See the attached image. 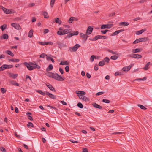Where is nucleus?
<instances>
[{"instance_id": "f704fd0d", "label": "nucleus", "mask_w": 152, "mask_h": 152, "mask_svg": "<svg viewBox=\"0 0 152 152\" xmlns=\"http://www.w3.org/2000/svg\"><path fill=\"white\" fill-rule=\"evenodd\" d=\"M46 59L47 60L49 61L50 60L53 63L54 62V61L53 58H51V57L49 56H48L46 57Z\"/></svg>"}, {"instance_id": "338daca9", "label": "nucleus", "mask_w": 152, "mask_h": 152, "mask_svg": "<svg viewBox=\"0 0 152 152\" xmlns=\"http://www.w3.org/2000/svg\"><path fill=\"white\" fill-rule=\"evenodd\" d=\"M49 31L48 29L46 28L44 29V33L46 34V33L48 32Z\"/></svg>"}, {"instance_id": "423d86ee", "label": "nucleus", "mask_w": 152, "mask_h": 152, "mask_svg": "<svg viewBox=\"0 0 152 152\" xmlns=\"http://www.w3.org/2000/svg\"><path fill=\"white\" fill-rule=\"evenodd\" d=\"M11 26L15 28L17 30H20L21 29V28L20 25L17 23H12Z\"/></svg>"}, {"instance_id": "4468645a", "label": "nucleus", "mask_w": 152, "mask_h": 152, "mask_svg": "<svg viewBox=\"0 0 152 152\" xmlns=\"http://www.w3.org/2000/svg\"><path fill=\"white\" fill-rule=\"evenodd\" d=\"M53 69V66L52 64H50L49 65V66L46 69V71L47 72H48L49 71H51Z\"/></svg>"}, {"instance_id": "ea45409f", "label": "nucleus", "mask_w": 152, "mask_h": 152, "mask_svg": "<svg viewBox=\"0 0 152 152\" xmlns=\"http://www.w3.org/2000/svg\"><path fill=\"white\" fill-rule=\"evenodd\" d=\"M38 43L41 45H46V42H38Z\"/></svg>"}, {"instance_id": "6ab92c4d", "label": "nucleus", "mask_w": 152, "mask_h": 152, "mask_svg": "<svg viewBox=\"0 0 152 152\" xmlns=\"http://www.w3.org/2000/svg\"><path fill=\"white\" fill-rule=\"evenodd\" d=\"M142 50V49L141 48H137L135 49H133L132 52L133 53H135L141 51Z\"/></svg>"}, {"instance_id": "13d9d810", "label": "nucleus", "mask_w": 152, "mask_h": 152, "mask_svg": "<svg viewBox=\"0 0 152 152\" xmlns=\"http://www.w3.org/2000/svg\"><path fill=\"white\" fill-rule=\"evenodd\" d=\"M122 133L121 132H115L113 133H112V134H121Z\"/></svg>"}, {"instance_id": "aec40b11", "label": "nucleus", "mask_w": 152, "mask_h": 152, "mask_svg": "<svg viewBox=\"0 0 152 152\" xmlns=\"http://www.w3.org/2000/svg\"><path fill=\"white\" fill-rule=\"evenodd\" d=\"M76 93L77 94H80V95H85L86 94L85 91H76Z\"/></svg>"}, {"instance_id": "774afa93", "label": "nucleus", "mask_w": 152, "mask_h": 152, "mask_svg": "<svg viewBox=\"0 0 152 152\" xmlns=\"http://www.w3.org/2000/svg\"><path fill=\"white\" fill-rule=\"evenodd\" d=\"M83 152H88V150L86 148H83Z\"/></svg>"}, {"instance_id": "79ce46f5", "label": "nucleus", "mask_w": 152, "mask_h": 152, "mask_svg": "<svg viewBox=\"0 0 152 152\" xmlns=\"http://www.w3.org/2000/svg\"><path fill=\"white\" fill-rule=\"evenodd\" d=\"M142 58V56L140 55L135 54L134 58Z\"/></svg>"}, {"instance_id": "4c0bfd02", "label": "nucleus", "mask_w": 152, "mask_h": 152, "mask_svg": "<svg viewBox=\"0 0 152 152\" xmlns=\"http://www.w3.org/2000/svg\"><path fill=\"white\" fill-rule=\"evenodd\" d=\"M31 64L34 65H36V66H33V68H34V69L36 68H37L38 69H39L40 68V67L39 66L37 65L36 64H33L32 63H31Z\"/></svg>"}, {"instance_id": "393cba45", "label": "nucleus", "mask_w": 152, "mask_h": 152, "mask_svg": "<svg viewBox=\"0 0 152 152\" xmlns=\"http://www.w3.org/2000/svg\"><path fill=\"white\" fill-rule=\"evenodd\" d=\"M55 21L57 23L59 24H61L62 23L61 21L60 20L59 18H55Z\"/></svg>"}, {"instance_id": "c9c22d12", "label": "nucleus", "mask_w": 152, "mask_h": 152, "mask_svg": "<svg viewBox=\"0 0 152 152\" xmlns=\"http://www.w3.org/2000/svg\"><path fill=\"white\" fill-rule=\"evenodd\" d=\"M138 106L141 109L143 110H145L147 109L144 106L141 104H138Z\"/></svg>"}, {"instance_id": "4be33fe9", "label": "nucleus", "mask_w": 152, "mask_h": 152, "mask_svg": "<svg viewBox=\"0 0 152 152\" xmlns=\"http://www.w3.org/2000/svg\"><path fill=\"white\" fill-rule=\"evenodd\" d=\"M9 61L14 62H18L19 61V59H18L12 58L9 59Z\"/></svg>"}, {"instance_id": "3c124183", "label": "nucleus", "mask_w": 152, "mask_h": 152, "mask_svg": "<svg viewBox=\"0 0 152 152\" xmlns=\"http://www.w3.org/2000/svg\"><path fill=\"white\" fill-rule=\"evenodd\" d=\"M0 150L3 152H7L6 150L3 147H0Z\"/></svg>"}, {"instance_id": "052dcab7", "label": "nucleus", "mask_w": 152, "mask_h": 152, "mask_svg": "<svg viewBox=\"0 0 152 152\" xmlns=\"http://www.w3.org/2000/svg\"><path fill=\"white\" fill-rule=\"evenodd\" d=\"M6 66H7V64H4L1 67L3 69V71L7 69V67H6Z\"/></svg>"}, {"instance_id": "6e6d98bb", "label": "nucleus", "mask_w": 152, "mask_h": 152, "mask_svg": "<svg viewBox=\"0 0 152 152\" xmlns=\"http://www.w3.org/2000/svg\"><path fill=\"white\" fill-rule=\"evenodd\" d=\"M108 51L109 52H110L113 54H116L117 55H118V54L116 52H114V51H113L112 50H108Z\"/></svg>"}, {"instance_id": "0e129e2a", "label": "nucleus", "mask_w": 152, "mask_h": 152, "mask_svg": "<svg viewBox=\"0 0 152 152\" xmlns=\"http://www.w3.org/2000/svg\"><path fill=\"white\" fill-rule=\"evenodd\" d=\"M1 92L2 93L4 94L6 92V90H5L4 88H1Z\"/></svg>"}, {"instance_id": "a211bd4d", "label": "nucleus", "mask_w": 152, "mask_h": 152, "mask_svg": "<svg viewBox=\"0 0 152 152\" xmlns=\"http://www.w3.org/2000/svg\"><path fill=\"white\" fill-rule=\"evenodd\" d=\"M100 39V35H97L94 38L89 39V40L92 41H94Z\"/></svg>"}, {"instance_id": "f257e3e1", "label": "nucleus", "mask_w": 152, "mask_h": 152, "mask_svg": "<svg viewBox=\"0 0 152 152\" xmlns=\"http://www.w3.org/2000/svg\"><path fill=\"white\" fill-rule=\"evenodd\" d=\"M70 29L66 28L62 31H58L57 32V34L58 35H62L68 33V34L65 37V39L70 38L73 36L77 35L79 34L78 31H76L73 32L72 33H70Z\"/></svg>"}, {"instance_id": "7ed1b4c3", "label": "nucleus", "mask_w": 152, "mask_h": 152, "mask_svg": "<svg viewBox=\"0 0 152 152\" xmlns=\"http://www.w3.org/2000/svg\"><path fill=\"white\" fill-rule=\"evenodd\" d=\"M113 26V24H103L102 25L101 27V29H104L105 28H110L112 27Z\"/></svg>"}, {"instance_id": "2f4dec72", "label": "nucleus", "mask_w": 152, "mask_h": 152, "mask_svg": "<svg viewBox=\"0 0 152 152\" xmlns=\"http://www.w3.org/2000/svg\"><path fill=\"white\" fill-rule=\"evenodd\" d=\"M104 61H100L98 65L99 66H103L104 65Z\"/></svg>"}, {"instance_id": "bf43d9fd", "label": "nucleus", "mask_w": 152, "mask_h": 152, "mask_svg": "<svg viewBox=\"0 0 152 152\" xmlns=\"http://www.w3.org/2000/svg\"><path fill=\"white\" fill-rule=\"evenodd\" d=\"M139 42H140L139 39H136L133 42V44H136V43H138Z\"/></svg>"}, {"instance_id": "680f3d73", "label": "nucleus", "mask_w": 152, "mask_h": 152, "mask_svg": "<svg viewBox=\"0 0 152 152\" xmlns=\"http://www.w3.org/2000/svg\"><path fill=\"white\" fill-rule=\"evenodd\" d=\"M59 70L60 73L61 74H63L64 73V71L63 69H62L61 68H60L59 69Z\"/></svg>"}, {"instance_id": "20e7f679", "label": "nucleus", "mask_w": 152, "mask_h": 152, "mask_svg": "<svg viewBox=\"0 0 152 152\" xmlns=\"http://www.w3.org/2000/svg\"><path fill=\"white\" fill-rule=\"evenodd\" d=\"M80 45L78 44L76 45L72 48H69V50L71 52H75L77 51L78 48L80 47Z\"/></svg>"}, {"instance_id": "864d4df0", "label": "nucleus", "mask_w": 152, "mask_h": 152, "mask_svg": "<svg viewBox=\"0 0 152 152\" xmlns=\"http://www.w3.org/2000/svg\"><path fill=\"white\" fill-rule=\"evenodd\" d=\"M128 56L130 57L133 58H134L135 54H134V53H132V54L129 55Z\"/></svg>"}, {"instance_id": "39448f33", "label": "nucleus", "mask_w": 152, "mask_h": 152, "mask_svg": "<svg viewBox=\"0 0 152 152\" xmlns=\"http://www.w3.org/2000/svg\"><path fill=\"white\" fill-rule=\"evenodd\" d=\"M23 64L27 67L29 70H32L34 69V68H33V66H31L27 62H24L23 63Z\"/></svg>"}, {"instance_id": "a878e982", "label": "nucleus", "mask_w": 152, "mask_h": 152, "mask_svg": "<svg viewBox=\"0 0 152 152\" xmlns=\"http://www.w3.org/2000/svg\"><path fill=\"white\" fill-rule=\"evenodd\" d=\"M33 30H31L28 34V37L30 38H31L32 37L33 35Z\"/></svg>"}, {"instance_id": "4d7b16f0", "label": "nucleus", "mask_w": 152, "mask_h": 152, "mask_svg": "<svg viewBox=\"0 0 152 152\" xmlns=\"http://www.w3.org/2000/svg\"><path fill=\"white\" fill-rule=\"evenodd\" d=\"M104 94V92H102V91L99 92H98L96 94V96H99V95H102V94Z\"/></svg>"}, {"instance_id": "bb28decb", "label": "nucleus", "mask_w": 152, "mask_h": 152, "mask_svg": "<svg viewBox=\"0 0 152 152\" xmlns=\"http://www.w3.org/2000/svg\"><path fill=\"white\" fill-rule=\"evenodd\" d=\"M150 62H149L147 64H146L145 67L143 68L145 70H147L148 69H149V67H148V66L150 65Z\"/></svg>"}, {"instance_id": "a18cd8bd", "label": "nucleus", "mask_w": 152, "mask_h": 152, "mask_svg": "<svg viewBox=\"0 0 152 152\" xmlns=\"http://www.w3.org/2000/svg\"><path fill=\"white\" fill-rule=\"evenodd\" d=\"M82 100L85 102L88 101L89 100V98L86 97V96H84L83 97Z\"/></svg>"}, {"instance_id": "69168bd1", "label": "nucleus", "mask_w": 152, "mask_h": 152, "mask_svg": "<svg viewBox=\"0 0 152 152\" xmlns=\"http://www.w3.org/2000/svg\"><path fill=\"white\" fill-rule=\"evenodd\" d=\"M69 67L68 66H66L65 67V69L66 71V72H68L69 71Z\"/></svg>"}, {"instance_id": "c85d7f7f", "label": "nucleus", "mask_w": 152, "mask_h": 152, "mask_svg": "<svg viewBox=\"0 0 152 152\" xmlns=\"http://www.w3.org/2000/svg\"><path fill=\"white\" fill-rule=\"evenodd\" d=\"M7 27V25L6 24H4L3 25L1 26L0 28L1 29L2 31H3L4 30H5L6 28Z\"/></svg>"}, {"instance_id": "c756f323", "label": "nucleus", "mask_w": 152, "mask_h": 152, "mask_svg": "<svg viewBox=\"0 0 152 152\" xmlns=\"http://www.w3.org/2000/svg\"><path fill=\"white\" fill-rule=\"evenodd\" d=\"M18 76L17 74H11L10 76L13 79H15Z\"/></svg>"}, {"instance_id": "09e8293b", "label": "nucleus", "mask_w": 152, "mask_h": 152, "mask_svg": "<svg viewBox=\"0 0 152 152\" xmlns=\"http://www.w3.org/2000/svg\"><path fill=\"white\" fill-rule=\"evenodd\" d=\"M27 126L28 127H29L30 126L34 127V125L32 123L29 122L28 123V124H27Z\"/></svg>"}, {"instance_id": "9d476101", "label": "nucleus", "mask_w": 152, "mask_h": 152, "mask_svg": "<svg viewBox=\"0 0 152 152\" xmlns=\"http://www.w3.org/2000/svg\"><path fill=\"white\" fill-rule=\"evenodd\" d=\"M46 94L48 95L49 97L50 98L53 99H56V97L55 96H54L53 94H51L50 93L48 92L47 91H46Z\"/></svg>"}, {"instance_id": "5701e85b", "label": "nucleus", "mask_w": 152, "mask_h": 152, "mask_svg": "<svg viewBox=\"0 0 152 152\" xmlns=\"http://www.w3.org/2000/svg\"><path fill=\"white\" fill-rule=\"evenodd\" d=\"M60 65H69V63L66 61H62L60 63Z\"/></svg>"}, {"instance_id": "c03bdc74", "label": "nucleus", "mask_w": 152, "mask_h": 152, "mask_svg": "<svg viewBox=\"0 0 152 152\" xmlns=\"http://www.w3.org/2000/svg\"><path fill=\"white\" fill-rule=\"evenodd\" d=\"M77 106L80 108H82L83 107V104L80 102H79L77 104Z\"/></svg>"}, {"instance_id": "e433bc0d", "label": "nucleus", "mask_w": 152, "mask_h": 152, "mask_svg": "<svg viewBox=\"0 0 152 152\" xmlns=\"http://www.w3.org/2000/svg\"><path fill=\"white\" fill-rule=\"evenodd\" d=\"M147 77H144L143 78H137L135 80H138V81H141V80H146Z\"/></svg>"}, {"instance_id": "37998d69", "label": "nucleus", "mask_w": 152, "mask_h": 152, "mask_svg": "<svg viewBox=\"0 0 152 152\" xmlns=\"http://www.w3.org/2000/svg\"><path fill=\"white\" fill-rule=\"evenodd\" d=\"M43 15L44 16L45 18H49V16H47L48 13L46 12H44L43 13Z\"/></svg>"}, {"instance_id": "0eeeda50", "label": "nucleus", "mask_w": 152, "mask_h": 152, "mask_svg": "<svg viewBox=\"0 0 152 152\" xmlns=\"http://www.w3.org/2000/svg\"><path fill=\"white\" fill-rule=\"evenodd\" d=\"M80 37L83 38V40L85 42L87 38L88 37V36L86 34H84L82 33H80Z\"/></svg>"}, {"instance_id": "a19ab883", "label": "nucleus", "mask_w": 152, "mask_h": 152, "mask_svg": "<svg viewBox=\"0 0 152 152\" xmlns=\"http://www.w3.org/2000/svg\"><path fill=\"white\" fill-rule=\"evenodd\" d=\"M118 58V57L117 56H116L115 55L112 56L110 57L111 59L114 60L117 59Z\"/></svg>"}, {"instance_id": "f8f14e48", "label": "nucleus", "mask_w": 152, "mask_h": 152, "mask_svg": "<svg viewBox=\"0 0 152 152\" xmlns=\"http://www.w3.org/2000/svg\"><path fill=\"white\" fill-rule=\"evenodd\" d=\"M131 67L132 66H131V65H130L128 66L123 67L122 70L124 71H128L130 69Z\"/></svg>"}, {"instance_id": "8fccbe9b", "label": "nucleus", "mask_w": 152, "mask_h": 152, "mask_svg": "<svg viewBox=\"0 0 152 152\" xmlns=\"http://www.w3.org/2000/svg\"><path fill=\"white\" fill-rule=\"evenodd\" d=\"M45 56H46V57L48 56L45 54L43 53L40 55L39 57L40 58H44Z\"/></svg>"}, {"instance_id": "f03ea898", "label": "nucleus", "mask_w": 152, "mask_h": 152, "mask_svg": "<svg viewBox=\"0 0 152 152\" xmlns=\"http://www.w3.org/2000/svg\"><path fill=\"white\" fill-rule=\"evenodd\" d=\"M47 75L59 81H63L64 78L57 73L49 72L47 73Z\"/></svg>"}, {"instance_id": "ddd939ff", "label": "nucleus", "mask_w": 152, "mask_h": 152, "mask_svg": "<svg viewBox=\"0 0 152 152\" xmlns=\"http://www.w3.org/2000/svg\"><path fill=\"white\" fill-rule=\"evenodd\" d=\"M124 31V29H121L118 30H117L116 31H115L114 32L113 34H111L112 36L115 35L119 34L121 32H122Z\"/></svg>"}, {"instance_id": "2eb2a0df", "label": "nucleus", "mask_w": 152, "mask_h": 152, "mask_svg": "<svg viewBox=\"0 0 152 152\" xmlns=\"http://www.w3.org/2000/svg\"><path fill=\"white\" fill-rule=\"evenodd\" d=\"M46 86L51 90H52L53 91H56V90H55V88L51 85L50 84L48 85V84H46Z\"/></svg>"}, {"instance_id": "dca6fc26", "label": "nucleus", "mask_w": 152, "mask_h": 152, "mask_svg": "<svg viewBox=\"0 0 152 152\" xmlns=\"http://www.w3.org/2000/svg\"><path fill=\"white\" fill-rule=\"evenodd\" d=\"M57 44L58 45V47L60 48L65 46V45L64 44L59 41H57Z\"/></svg>"}, {"instance_id": "cd10ccee", "label": "nucleus", "mask_w": 152, "mask_h": 152, "mask_svg": "<svg viewBox=\"0 0 152 152\" xmlns=\"http://www.w3.org/2000/svg\"><path fill=\"white\" fill-rule=\"evenodd\" d=\"M129 24V23L128 22H121L120 23V25H124V26H127Z\"/></svg>"}, {"instance_id": "49530a36", "label": "nucleus", "mask_w": 152, "mask_h": 152, "mask_svg": "<svg viewBox=\"0 0 152 152\" xmlns=\"http://www.w3.org/2000/svg\"><path fill=\"white\" fill-rule=\"evenodd\" d=\"M3 38L4 39H7L8 38V35L7 34H3Z\"/></svg>"}, {"instance_id": "7c9ffc66", "label": "nucleus", "mask_w": 152, "mask_h": 152, "mask_svg": "<svg viewBox=\"0 0 152 152\" xmlns=\"http://www.w3.org/2000/svg\"><path fill=\"white\" fill-rule=\"evenodd\" d=\"M75 17H71L69 20L68 22L69 23H71L73 20H75Z\"/></svg>"}, {"instance_id": "603ef678", "label": "nucleus", "mask_w": 152, "mask_h": 152, "mask_svg": "<svg viewBox=\"0 0 152 152\" xmlns=\"http://www.w3.org/2000/svg\"><path fill=\"white\" fill-rule=\"evenodd\" d=\"M110 59L108 57H106L104 59V62H106L107 63H109V61Z\"/></svg>"}, {"instance_id": "6e6552de", "label": "nucleus", "mask_w": 152, "mask_h": 152, "mask_svg": "<svg viewBox=\"0 0 152 152\" xmlns=\"http://www.w3.org/2000/svg\"><path fill=\"white\" fill-rule=\"evenodd\" d=\"M1 9L6 14H9L12 13V11L9 9H6L3 7H1Z\"/></svg>"}, {"instance_id": "e2e57ef3", "label": "nucleus", "mask_w": 152, "mask_h": 152, "mask_svg": "<svg viewBox=\"0 0 152 152\" xmlns=\"http://www.w3.org/2000/svg\"><path fill=\"white\" fill-rule=\"evenodd\" d=\"M7 65V66H6L7 67V69L11 68L13 67V66L12 65Z\"/></svg>"}, {"instance_id": "412c9836", "label": "nucleus", "mask_w": 152, "mask_h": 152, "mask_svg": "<svg viewBox=\"0 0 152 152\" xmlns=\"http://www.w3.org/2000/svg\"><path fill=\"white\" fill-rule=\"evenodd\" d=\"M5 52L6 53L11 56L12 57H13L14 56L13 53L10 50H7L5 51Z\"/></svg>"}, {"instance_id": "1a4fd4ad", "label": "nucleus", "mask_w": 152, "mask_h": 152, "mask_svg": "<svg viewBox=\"0 0 152 152\" xmlns=\"http://www.w3.org/2000/svg\"><path fill=\"white\" fill-rule=\"evenodd\" d=\"M93 30V28L91 26H89L88 27L87 30H86V34H90Z\"/></svg>"}, {"instance_id": "72a5a7b5", "label": "nucleus", "mask_w": 152, "mask_h": 152, "mask_svg": "<svg viewBox=\"0 0 152 152\" xmlns=\"http://www.w3.org/2000/svg\"><path fill=\"white\" fill-rule=\"evenodd\" d=\"M96 58V56L95 55H92L91 56L90 58V61L91 62H92L94 60V59Z\"/></svg>"}, {"instance_id": "de8ad7c7", "label": "nucleus", "mask_w": 152, "mask_h": 152, "mask_svg": "<svg viewBox=\"0 0 152 152\" xmlns=\"http://www.w3.org/2000/svg\"><path fill=\"white\" fill-rule=\"evenodd\" d=\"M102 102L107 103H109L110 102V101L109 100L105 99H103L102 100Z\"/></svg>"}, {"instance_id": "473e14b6", "label": "nucleus", "mask_w": 152, "mask_h": 152, "mask_svg": "<svg viewBox=\"0 0 152 152\" xmlns=\"http://www.w3.org/2000/svg\"><path fill=\"white\" fill-rule=\"evenodd\" d=\"M11 83L13 85L19 86V85L18 83H17L15 81L13 80L11 81Z\"/></svg>"}, {"instance_id": "58836bf2", "label": "nucleus", "mask_w": 152, "mask_h": 152, "mask_svg": "<svg viewBox=\"0 0 152 152\" xmlns=\"http://www.w3.org/2000/svg\"><path fill=\"white\" fill-rule=\"evenodd\" d=\"M56 0H51L50 1L51 7L52 8Z\"/></svg>"}, {"instance_id": "b1692460", "label": "nucleus", "mask_w": 152, "mask_h": 152, "mask_svg": "<svg viewBox=\"0 0 152 152\" xmlns=\"http://www.w3.org/2000/svg\"><path fill=\"white\" fill-rule=\"evenodd\" d=\"M140 42H144L147 41L148 38L147 37L141 38H139Z\"/></svg>"}, {"instance_id": "f3484780", "label": "nucleus", "mask_w": 152, "mask_h": 152, "mask_svg": "<svg viewBox=\"0 0 152 152\" xmlns=\"http://www.w3.org/2000/svg\"><path fill=\"white\" fill-rule=\"evenodd\" d=\"M146 29L145 28L143 29L140 30L136 32V34L137 35H140L142 34L143 32L146 31Z\"/></svg>"}, {"instance_id": "5fc2aeb1", "label": "nucleus", "mask_w": 152, "mask_h": 152, "mask_svg": "<svg viewBox=\"0 0 152 152\" xmlns=\"http://www.w3.org/2000/svg\"><path fill=\"white\" fill-rule=\"evenodd\" d=\"M53 44V43L51 41L46 42V45H52Z\"/></svg>"}, {"instance_id": "9b49d317", "label": "nucleus", "mask_w": 152, "mask_h": 152, "mask_svg": "<svg viewBox=\"0 0 152 152\" xmlns=\"http://www.w3.org/2000/svg\"><path fill=\"white\" fill-rule=\"evenodd\" d=\"M93 106L95 108H98L100 109H101L102 108V107L101 106L97 104L96 103H94L92 104Z\"/></svg>"}]
</instances>
